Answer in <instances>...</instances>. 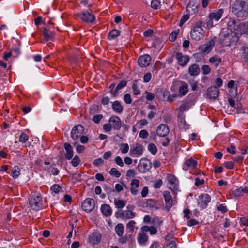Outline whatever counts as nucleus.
I'll list each match as a JSON object with an SVG mask.
<instances>
[{
	"label": "nucleus",
	"mask_w": 248,
	"mask_h": 248,
	"mask_svg": "<svg viewBox=\"0 0 248 248\" xmlns=\"http://www.w3.org/2000/svg\"><path fill=\"white\" fill-rule=\"evenodd\" d=\"M232 35L229 33H221L219 35V40L220 43L223 46H229L231 43V38Z\"/></svg>",
	"instance_id": "412c9836"
},
{
	"label": "nucleus",
	"mask_w": 248,
	"mask_h": 248,
	"mask_svg": "<svg viewBox=\"0 0 248 248\" xmlns=\"http://www.w3.org/2000/svg\"><path fill=\"white\" fill-rule=\"evenodd\" d=\"M214 45V41L213 40H211L207 43L200 46L199 47V50L201 53L208 54L212 50Z\"/></svg>",
	"instance_id": "9b49d317"
},
{
	"label": "nucleus",
	"mask_w": 248,
	"mask_h": 248,
	"mask_svg": "<svg viewBox=\"0 0 248 248\" xmlns=\"http://www.w3.org/2000/svg\"><path fill=\"white\" fill-rule=\"evenodd\" d=\"M127 82L125 80H122L116 86V91L118 92L119 90L122 89L125 87L127 85Z\"/></svg>",
	"instance_id": "3c124183"
},
{
	"label": "nucleus",
	"mask_w": 248,
	"mask_h": 248,
	"mask_svg": "<svg viewBox=\"0 0 248 248\" xmlns=\"http://www.w3.org/2000/svg\"><path fill=\"white\" fill-rule=\"evenodd\" d=\"M136 216V213L131 211H124L123 219H130L133 218Z\"/></svg>",
	"instance_id": "473e14b6"
},
{
	"label": "nucleus",
	"mask_w": 248,
	"mask_h": 248,
	"mask_svg": "<svg viewBox=\"0 0 248 248\" xmlns=\"http://www.w3.org/2000/svg\"><path fill=\"white\" fill-rule=\"evenodd\" d=\"M12 175L14 178H17L20 175V168L18 166H15L12 170Z\"/></svg>",
	"instance_id": "a19ab883"
},
{
	"label": "nucleus",
	"mask_w": 248,
	"mask_h": 248,
	"mask_svg": "<svg viewBox=\"0 0 248 248\" xmlns=\"http://www.w3.org/2000/svg\"><path fill=\"white\" fill-rule=\"evenodd\" d=\"M152 75L150 73H146L143 77V81L144 82H148L151 79Z\"/></svg>",
	"instance_id": "774afa93"
},
{
	"label": "nucleus",
	"mask_w": 248,
	"mask_h": 248,
	"mask_svg": "<svg viewBox=\"0 0 248 248\" xmlns=\"http://www.w3.org/2000/svg\"><path fill=\"white\" fill-rule=\"evenodd\" d=\"M120 33L121 32L119 30L113 29L108 33L107 38L109 40L114 39L120 35Z\"/></svg>",
	"instance_id": "c756f323"
},
{
	"label": "nucleus",
	"mask_w": 248,
	"mask_h": 248,
	"mask_svg": "<svg viewBox=\"0 0 248 248\" xmlns=\"http://www.w3.org/2000/svg\"><path fill=\"white\" fill-rule=\"evenodd\" d=\"M151 61V57L148 54H145L140 57L138 62L141 67H146L150 64Z\"/></svg>",
	"instance_id": "2eb2a0df"
},
{
	"label": "nucleus",
	"mask_w": 248,
	"mask_h": 248,
	"mask_svg": "<svg viewBox=\"0 0 248 248\" xmlns=\"http://www.w3.org/2000/svg\"><path fill=\"white\" fill-rule=\"evenodd\" d=\"M115 162H116V163L121 166V167H123L124 165V162L122 160V159L121 158V157L120 156H117L115 158Z\"/></svg>",
	"instance_id": "69168bd1"
},
{
	"label": "nucleus",
	"mask_w": 248,
	"mask_h": 248,
	"mask_svg": "<svg viewBox=\"0 0 248 248\" xmlns=\"http://www.w3.org/2000/svg\"><path fill=\"white\" fill-rule=\"evenodd\" d=\"M42 199L38 192H32L29 199V204L30 207L35 210H38L42 207Z\"/></svg>",
	"instance_id": "7ed1b4c3"
},
{
	"label": "nucleus",
	"mask_w": 248,
	"mask_h": 248,
	"mask_svg": "<svg viewBox=\"0 0 248 248\" xmlns=\"http://www.w3.org/2000/svg\"><path fill=\"white\" fill-rule=\"evenodd\" d=\"M170 93V92L164 89H158L155 93L156 97L159 100L163 101H166L167 97Z\"/></svg>",
	"instance_id": "4be33fe9"
},
{
	"label": "nucleus",
	"mask_w": 248,
	"mask_h": 248,
	"mask_svg": "<svg viewBox=\"0 0 248 248\" xmlns=\"http://www.w3.org/2000/svg\"><path fill=\"white\" fill-rule=\"evenodd\" d=\"M115 86V84L114 83H112L109 86V89H110V93L111 95L113 97H116L118 94V92L116 91V88L114 89Z\"/></svg>",
	"instance_id": "c03bdc74"
},
{
	"label": "nucleus",
	"mask_w": 248,
	"mask_h": 248,
	"mask_svg": "<svg viewBox=\"0 0 248 248\" xmlns=\"http://www.w3.org/2000/svg\"><path fill=\"white\" fill-rule=\"evenodd\" d=\"M64 147L66 151V153L65 154V157L67 160H70L73 156L74 151L73 148L70 144L68 143H65L64 144Z\"/></svg>",
	"instance_id": "5701e85b"
},
{
	"label": "nucleus",
	"mask_w": 248,
	"mask_h": 248,
	"mask_svg": "<svg viewBox=\"0 0 248 248\" xmlns=\"http://www.w3.org/2000/svg\"><path fill=\"white\" fill-rule=\"evenodd\" d=\"M202 69L203 75H207L210 73L211 69L209 65H204L202 66Z\"/></svg>",
	"instance_id": "5fc2aeb1"
},
{
	"label": "nucleus",
	"mask_w": 248,
	"mask_h": 248,
	"mask_svg": "<svg viewBox=\"0 0 248 248\" xmlns=\"http://www.w3.org/2000/svg\"><path fill=\"white\" fill-rule=\"evenodd\" d=\"M200 68L197 64H193L188 68V73L190 76H196L200 73Z\"/></svg>",
	"instance_id": "b1692460"
},
{
	"label": "nucleus",
	"mask_w": 248,
	"mask_h": 248,
	"mask_svg": "<svg viewBox=\"0 0 248 248\" xmlns=\"http://www.w3.org/2000/svg\"><path fill=\"white\" fill-rule=\"evenodd\" d=\"M146 99L148 101H152L155 97V95L152 93L146 92Z\"/></svg>",
	"instance_id": "052dcab7"
},
{
	"label": "nucleus",
	"mask_w": 248,
	"mask_h": 248,
	"mask_svg": "<svg viewBox=\"0 0 248 248\" xmlns=\"http://www.w3.org/2000/svg\"><path fill=\"white\" fill-rule=\"evenodd\" d=\"M121 148L120 149L121 153L123 154H125L128 152L129 150V146L127 143L122 144L121 145Z\"/></svg>",
	"instance_id": "6e6d98bb"
},
{
	"label": "nucleus",
	"mask_w": 248,
	"mask_h": 248,
	"mask_svg": "<svg viewBox=\"0 0 248 248\" xmlns=\"http://www.w3.org/2000/svg\"><path fill=\"white\" fill-rule=\"evenodd\" d=\"M169 132V127L166 124H160L156 129V134L159 137H166Z\"/></svg>",
	"instance_id": "4468645a"
},
{
	"label": "nucleus",
	"mask_w": 248,
	"mask_h": 248,
	"mask_svg": "<svg viewBox=\"0 0 248 248\" xmlns=\"http://www.w3.org/2000/svg\"><path fill=\"white\" fill-rule=\"evenodd\" d=\"M112 108L114 112L118 114L121 113L123 110V106L121 103L117 100L112 103Z\"/></svg>",
	"instance_id": "bb28decb"
},
{
	"label": "nucleus",
	"mask_w": 248,
	"mask_h": 248,
	"mask_svg": "<svg viewBox=\"0 0 248 248\" xmlns=\"http://www.w3.org/2000/svg\"><path fill=\"white\" fill-rule=\"evenodd\" d=\"M148 149L154 155H155L157 151L156 146L153 143H150L148 145Z\"/></svg>",
	"instance_id": "37998d69"
},
{
	"label": "nucleus",
	"mask_w": 248,
	"mask_h": 248,
	"mask_svg": "<svg viewBox=\"0 0 248 248\" xmlns=\"http://www.w3.org/2000/svg\"><path fill=\"white\" fill-rule=\"evenodd\" d=\"M164 248H176V244L175 241H171L169 243H168Z\"/></svg>",
	"instance_id": "680f3d73"
},
{
	"label": "nucleus",
	"mask_w": 248,
	"mask_h": 248,
	"mask_svg": "<svg viewBox=\"0 0 248 248\" xmlns=\"http://www.w3.org/2000/svg\"><path fill=\"white\" fill-rule=\"evenodd\" d=\"M232 11L237 17L243 19H246L248 17V3L237 0L233 4Z\"/></svg>",
	"instance_id": "f257e3e1"
},
{
	"label": "nucleus",
	"mask_w": 248,
	"mask_h": 248,
	"mask_svg": "<svg viewBox=\"0 0 248 248\" xmlns=\"http://www.w3.org/2000/svg\"><path fill=\"white\" fill-rule=\"evenodd\" d=\"M148 239V236L144 233H140L138 236V241L140 244L145 243Z\"/></svg>",
	"instance_id": "4c0bfd02"
},
{
	"label": "nucleus",
	"mask_w": 248,
	"mask_h": 248,
	"mask_svg": "<svg viewBox=\"0 0 248 248\" xmlns=\"http://www.w3.org/2000/svg\"><path fill=\"white\" fill-rule=\"evenodd\" d=\"M126 201L122 200H115L114 204L118 208H122L125 206Z\"/></svg>",
	"instance_id": "58836bf2"
},
{
	"label": "nucleus",
	"mask_w": 248,
	"mask_h": 248,
	"mask_svg": "<svg viewBox=\"0 0 248 248\" xmlns=\"http://www.w3.org/2000/svg\"><path fill=\"white\" fill-rule=\"evenodd\" d=\"M239 33L240 34L248 33V22H240Z\"/></svg>",
	"instance_id": "7c9ffc66"
},
{
	"label": "nucleus",
	"mask_w": 248,
	"mask_h": 248,
	"mask_svg": "<svg viewBox=\"0 0 248 248\" xmlns=\"http://www.w3.org/2000/svg\"><path fill=\"white\" fill-rule=\"evenodd\" d=\"M179 32V30L173 31L169 36V40L171 42H174L176 39L177 35Z\"/></svg>",
	"instance_id": "09e8293b"
},
{
	"label": "nucleus",
	"mask_w": 248,
	"mask_h": 248,
	"mask_svg": "<svg viewBox=\"0 0 248 248\" xmlns=\"http://www.w3.org/2000/svg\"><path fill=\"white\" fill-rule=\"evenodd\" d=\"M140 181L136 179H132L130 183V192L132 194L136 195L139 191L138 188L140 186Z\"/></svg>",
	"instance_id": "aec40b11"
},
{
	"label": "nucleus",
	"mask_w": 248,
	"mask_h": 248,
	"mask_svg": "<svg viewBox=\"0 0 248 248\" xmlns=\"http://www.w3.org/2000/svg\"><path fill=\"white\" fill-rule=\"evenodd\" d=\"M152 167L151 161L147 158H142L140 159L137 168L140 173H145L148 171Z\"/></svg>",
	"instance_id": "39448f33"
},
{
	"label": "nucleus",
	"mask_w": 248,
	"mask_h": 248,
	"mask_svg": "<svg viewBox=\"0 0 248 248\" xmlns=\"http://www.w3.org/2000/svg\"><path fill=\"white\" fill-rule=\"evenodd\" d=\"M219 94V90L217 87L213 86L209 87L206 91V95L210 99H216Z\"/></svg>",
	"instance_id": "1a4fd4ad"
},
{
	"label": "nucleus",
	"mask_w": 248,
	"mask_h": 248,
	"mask_svg": "<svg viewBox=\"0 0 248 248\" xmlns=\"http://www.w3.org/2000/svg\"><path fill=\"white\" fill-rule=\"evenodd\" d=\"M167 178L169 183L171 185H174V188H175V186L177 185L176 182L177 181V179L175 176L171 174H168Z\"/></svg>",
	"instance_id": "e433bc0d"
},
{
	"label": "nucleus",
	"mask_w": 248,
	"mask_h": 248,
	"mask_svg": "<svg viewBox=\"0 0 248 248\" xmlns=\"http://www.w3.org/2000/svg\"><path fill=\"white\" fill-rule=\"evenodd\" d=\"M240 22L238 19L232 18L230 19L228 21L227 26L228 29L231 30V31H233L236 33H239V26Z\"/></svg>",
	"instance_id": "9d476101"
},
{
	"label": "nucleus",
	"mask_w": 248,
	"mask_h": 248,
	"mask_svg": "<svg viewBox=\"0 0 248 248\" xmlns=\"http://www.w3.org/2000/svg\"><path fill=\"white\" fill-rule=\"evenodd\" d=\"M51 190L55 193H58L60 191H62V188L58 185L55 184L51 187Z\"/></svg>",
	"instance_id": "864d4df0"
},
{
	"label": "nucleus",
	"mask_w": 248,
	"mask_h": 248,
	"mask_svg": "<svg viewBox=\"0 0 248 248\" xmlns=\"http://www.w3.org/2000/svg\"><path fill=\"white\" fill-rule=\"evenodd\" d=\"M101 238V235L98 232H93L89 236V241L93 245H95L99 243Z\"/></svg>",
	"instance_id": "a211bd4d"
},
{
	"label": "nucleus",
	"mask_w": 248,
	"mask_h": 248,
	"mask_svg": "<svg viewBox=\"0 0 248 248\" xmlns=\"http://www.w3.org/2000/svg\"><path fill=\"white\" fill-rule=\"evenodd\" d=\"M188 83L191 87V89L192 91H194L197 90V82L193 79L189 80L188 81Z\"/></svg>",
	"instance_id": "4d7b16f0"
},
{
	"label": "nucleus",
	"mask_w": 248,
	"mask_h": 248,
	"mask_svg": "<svg viewBox=\"0 0 248 248\" xmlns=\"http://www.w3.org/2000/svg\"><path fill=\"white\" fill-rule=\"evenodd\" d=\"M224 165L228 169H232L234 167V163L232 161H227L224 163Z\"/></svg>",
	"instance_id": "338daca9"
},
{
	"label": "nucleus",
	"mask_w": 248,
	"mask_h": 248,
	"mask_svg": "<svg viewBox=\"0 0 248 248\" xmlns=\"http://www.w3.org/2000/svg\"><path fill=\"white\" fill-rule=\"evenodd\" d=\"M175 58L177 60L178 63L182 66H185L189 60V57L187 55L183 56L180 52L176 53Z\"/></svg>",
	"instance_id": "f3484780"
},
{
	"label": "nucleus",
	"mask_w": 248,
	"mask_h": 248,
	"mask_svg": "<svg viewBox=\"0 0 248 248\" xmlns=\"http://www.w3.org/2000/svg\"><path fill=\"white\" fill-rule=\"evenodd\" d=\"M103 118L102 114L95 115L93 117V120L96 124H98Z\"/></svg>",
	"instance_id": "13d9d810"
},
{
	"label": "nucleus",
	"mask_w": 248,
	"mask_h": 248,
	"mask_svg": "<svg viewBox=\"0 0 248 248\" xmlns=\"http://www.w3.org/2000/svg\"><path fill=\"white\" fill-rule=\"evenodd\" d=\"M80 162L81 161L78 155H76L72 159L71 164L73 167H75L78 166Z\"/></svg>",
	"instance_id": "49530a36"
},
{
	"label": "nucleus",
	"mask_w": 248,
	"mask_h": 248,
	"mask_svg": "<svg viewBox=\"0 0 248 248\" xmlns=\"http://www.w3.org/2000/svg\"><path fill=\"white\" fill-rule=\"evenodd\" d=\"M43 35L46 41L52 40L54 37L55 33L54 31H51L49 28L44 27L43 28Z\"/></svg>",
	"instance_id": "6ab92c4d"
},
{
	"label": "nucleus",
	"mask_w": 248,
	"mask_h": 248,
	"mask_svg": "<svg viewBox=\"0 0 248 248\" xmlns=\"http://www.w3.org/2000/svg\"><path fill=\"white\" fill-rule=\"evenodd\" d=\"M84 128L81 125H77L73 127L71 132V137L74 140H78L84 133Z\"/></svg>",
	"instance_id": "0eeeda50"
},
{
	"label": "nucleus",
	"mask_w": 248,
	"mask_h": 248,
	"mask_svg": "<svg viewBox=\"0 0 248 248\" xmlns=\"http://www.w3.org/2000/svg\"><path fill=\"white\" fill-rule=\"evenodd\" d=\"M124 226L122 223L118 224L115 227V231L117 234L122 237L124 233Z\"/></svg>",
	"instance_id": "c9c22d12"
},
{
	"label": "nucleus",
	"mask_w": 248,
	"mask_h": 248,
	"mask_svg": "<svg viewBox=\"0 0 248 248\" xmlns=\"http://www.w3.org/2000/svg\"><path fill=\"white\" fill-rule=\"evenodd\" d=\"M148 136V132L146 130H141L139 133V136L143 139H146Z\"/></svg>",
	"instance_id": "0e129e2a"
},
{
	"label": "nucleus",
	"mask_w": 248,
	"mask_h": 248,
	"mask_svg": "<svg viewBox=\"0 0 248 248\" xmlns=\"http://www.w3.org/2000/svg\"><path fill=\"white\" fill-rule=\"evenodd\" d=\"M101 211L102 214L106 217L110 216L112 214V209L111 207L107 204L102 205Z\"/></svg>",
	"instance_id": "cd10ccee"
},
{
	"label": "nucleus",
	"mask_w": 248,
	"mask_h": 248,
	"mask_svg": "<svg viewBox=\"0 0 248 248\" xmlns=\"http://www.w3.org/2000/svg\"><path fill=\"white\" fill-rule=\"evenodd\" d=\"M147 206H149L151 208L156 207V202L155 200L153 199H147L146 202Z\"/></svg>",
	"instance_id": "de8ad7c7"
},
{
	"label": "nucleus",
	"mask_w": 248,
	"mask_h": 248,
	"mask_svg": "<svg viewBox=\"0 0 248 248\" xmlns=\"http://www.w3.org/2000/svg\"><path fill=\"white\" fill-rule=\"evenodd\" d=\"M211 201V197L206 193L200 195L197 199V205L201 210L205 209Z\"/></svg>",
	"instance_id": "20e7f679"
},
{
	"label": "nucleus",
	"mask_w": 248,
	"mask_h": 248,
	"mask_svg": "<svg viewBox=\"0 0 248 248\" xmlns=\"http://www.w3.org/2000/svg\"><path fill=\"white\" fill-rule=\"evenodd\" d=\"M143 153V147L139 143H136L131 147L130 153L132 156H138L140 155Z\"/></svg>",
	"instance_id": "dca6fc26"
},
{
	"label": "nucleus",
	"mask_w": 248,
	"mask_h": 248,
	"mask_svg": "<svg viewBox=\"0 0 248 248\" xmlns=\"http://www.w3.org/2000/svg\"><path fill=\"white\" fill-rule=\"evenodd\" d=\"M202 22L198 21L193 26L190 32V35L192 39L199 41L202 39L204 36V31L202 27Z\"/></svg>",
	"instance_id": "f03ea898"
},
{
	"label": "nucleus",
	"mask_w": 248,
	"mask_h": 248,
	"mask_svg": "<svg viewBox=\"0 0 248 248\" xmlns=\"http://www.w3.org/2000/svg\"><path fill=\"white\" fill-rule=\"evenodd\" d=\"M124 100L126 104H131L132 103V99L129 93L125 94L124 96Z\"/></svg>",
	"instance_id": "bf43d9fd"
},
{
	"label": "nucleus",
	"mask_w": 248,
	"mask_h": 248,
	"mask_svg": "<svg viewBox=\"0 0 248 248\" xmlns=\"http://www.w3.org/2000/svg\"><path fill=\"white\" fill-rule=\"evenodd\" d=\"M223 12L224 10L223 9H218L217 11L210 14L209 15V18L218 21L221 17Z\"/></svg>",
	"instance_id": "a878e982"
},
{
	"label": "nucleus",
	"mask_w": 248,
	"mask_h": 248,
	"mask_svg": "<svg viewBox=\"0 0 248 248\" xmlns=\"http://www.w3.org/2000/svg\"><path fill=\"white\" fill-rule=\"evenodd\" d=\"M217 210L218 211H220L222 213H226L227 211V208L226 206L223 204H219V205L217 207Z\"/></svg>",
	"instance_id": "e2e57ef3"
},
{
	"label": "nucleus",
	"mask_w": 248,
	"mask_h": 248,
	"mask_svg": "<svg viewBox=\"0 0 248 248\" xmlns=\"http://www.w3.org/2000/svg\"><path fill=\"white\" fill-rule=\"evenodd\" d=\"M137 80H134L133 82V85L132 87L133 94L135 95H138L140 94V91L137 85Z\"/></svg>",
	"instance_id": "ea45409f"
},
{
	"label": "nucleus",
	"mask_w": 248,
	"mask_h": 248,
	"mask_svg": "<svg viewBox=\"0 0 248 248\" xmlns=\"http://www.w3.org/2000/svg\"><path fill=\"white\" fill-rule=\"evenodd\" d=\"M221 61V58L217 55L211 57L209 60V62L213 64L216 67H217L219 66Z\"/></svg>",
	"instance_id": "c85d7f7f"
},
{
	"label": "nucleus",
	"mask_w": 248,
	"mask_h": 248,
	"mask_svg": "<svg viewBox=\"0 0 248 248\" xmlns=\"http://www.w3.org/2000/svg\"><path fill=\"white\" fill-rule=\"evenodd\" d=\"M109 174L111 176H114L117 178L120 177L121 172L115 168H112L109 171Z\"/></svg>",
	"instance_id": "79ce46f5"
},
{
	"label": "nucleus",
	"mask_w": 248,
	"mask_h": 248,
	"mask_svg": "<svg viewBox=\"0 0 248 248\" xmlns=\"http://www.w3.org/2000/svg\"><path fill=\"white\" fill-rule=\"evenodd\" d=\"M243 52L242 53V59L246 62L248 63V44L242 48Z\"/></svg>",
	"instance_id": "72a5a7b5"
},
{
	"label": "nucleus",
	"mask_w": 248,
	"mask_h": 248,
	"mask_svg": "<svg viewBox=\"0 0 248 248\" xmlns=\"http://www.w3.org/2000/svg\"><path fill=\"white\" fill-rule=\"evenodd\" d=\"M112 128L116 130H120L122 126V122L120 118L116 115L112 116L108 120Z\"/></svg>",
	"instance_id": "f8f14e48"
},
{
	"label": "nucleus",
	"mask_w": 248,
	"mask_h": 248,
	"mask_svg": "<svg viewBox=\"0 0 248 248\" xmlns=\"http://www.w3.org/2000/svg\"><path fill=\"white\" fill-rule=\"evenodd\" d=\"M78 16L83 21L86 23H92L95 19V16L88 11H83L77 14Z\"/></svg>",
	"instance_id": "423d86ee"
},
{
	"label": "nucleus",
	"mask_w": 248,
	"mask_h": 248,
	"mask_svg": "<svg viewBox=\"0 0 248 248\" xmlns=\"http://www.w3.org/2000/svg\"><path fill=\"white\" fill-rule=\"evenodd\" d=\"M163 196L165 202V208L167 211H169L172 206V198L170 193L168 191H164L163 192Z\"/></svg>",
	"instance_id": "ddd939ff"
},
{
	"label": "nucleus",
	"mask_w": 248,
	"mask_h": 248,
	"mask_svg": "<svg viewBox=\"0 0 248 248\" xmlns=\"http://www.w3.org/2000/svg\"><path fill=\"white\" fill-rule=\"evenodd\" d=\"M161 5L159 0H152L151 3V6L154 9H158Z\"/></svg>",
	"instance_id": "a18cd8bd"
},
{
	"label": "nucleus",
	"mask_w": 248,
	"mask_h": 248,
	"mask_svg": "<svg viewBox=\"0 0 248 248\" xmlns=\"http://www.w3.org/2000/svg\"><path fill=\"white\" fill-rule=\"evenodd\" d=\"M232 198H238L239 197L242 196L243 192L242 190V187L236 189L234 190H232L230 193Z\"/></svg>",
	"instance_id": "f704fd0d"
},
{
	"label": "nucleus",
	"mask_w": 248,
	"mask_h": 248,
	"mask_svg": "<svg viewBox=\"0 0 248 248\" xmlns=\"http://www.w3.org/2000/svg\"><path fill=\"white\" fill-rule=\"evenodd\" d=\"M182 83L183 85L179 87V92L181 96H184L188 92V84L183 81Z\"/></svg>",
	"instance_id": "2f4dec72"
},
{
	"label": "nucleus",
	"mask_w": 248,
	"mask_h": 248,
	"mask_svg": "<svg viewBox=\"0 0 248 248\" xmlns=\"http://www.w3.org/2000/svg\"><path fill=\"white\" fill-rule=\"evenodd\" d=\"M136 224L135 221L133 220L130 221L126 225V227L129 230V232H133Z\"/></svg>",
	"instance_id": "603ef678"
},
{
	"label": "nucleus",
	"mask_w": 248,
	"mask_h": 248,
	"mask_svg": "<svg viewBox=\"0 0 248 248\" xmlns=\"http://www.w3.org/2000/svg\"><path fill=\"white\" fill-rule=\"evenodd\" d=\"M197 165V162L196 160L190 158L185 161L184 164V168L185 170H187L188 168L195 169Z\"/></svg>",
	"instance_id": "393cba45"
},
{
	"label": "nucleus",
	"mask_w": 248,
	"mask_h": 248,
	"mask_svg": "<svg viewBox=\"0 0 248 248\" xmlns=\"http://www.w3.org/2000/svg\"><path fill=\"white\" fill-rule=\"evenodd\" d=\"M28 138V136L26 134L22 132L19 136V140L21 142L25 143L27 141Z\"/></svg>",
	"instance_id": "8fccbe9b"
},
{
	"label": "nucleus",
	"mask_w": 248,
	"mask_h": 248,
	"mask_svg": "<svg viewBox=\"0 0 248 248\" xmlns=\"http://www.w3.org/2000/svg\"><path fill=\"white\" fill-rule=\"evenodd\" d=\"M95 207V202L93 199L87 198L85 199L82 203V208L84 211L87 212H90Z\"/></svg>",
	"instance_id": "6e6552de"
}]
</instances>
